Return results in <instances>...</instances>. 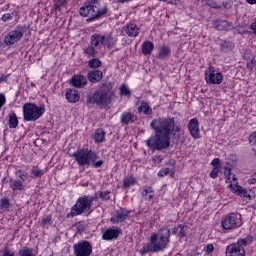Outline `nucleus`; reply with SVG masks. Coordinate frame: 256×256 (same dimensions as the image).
<instances>
[{"mask_svg": "<svg viewBox=\"0 0 256 256\" xmlns=\"http://www.w3.org/2000/svg\"><path fill=\"white\" fill-rule=\"evenodd\" d=\"M65 97L68 103H77L81 99V95L76 89H68Z\"/></svg>", "mask_w": 256, "mask_h": 256, "instance_id": "obj_20", "label": "nucleus"}, {"mask_svg": "<svg viewBox=\"0 0 256 256\" xmlns=\"http://www.w3.org/2000/svg\"><path fill=\"white\" fill-rule=\"evenodd\" d=\"M5 103H7V98H5V94L0 93V109H2Z\"/></svg>", "mask_w": 256, "mask_h": 256, "instance_id": "obj_50", "label": "nucleus"}, {"mask_svg": "<svg viewBox=\"0 0 256 256\" xmlns=\"http://www.w3.org/2000/svg\"><path fill=\"white\" fill-rule=\"evenodd\" d=\"M151 129L155 131L145 141L146 147L150 148L151 151H165L171 147V133L178 139H181L185 135V131L181 124L175 122V117H159L151 121Z\"/></svg>", "mask_w": 256, "mask_h": 256, "instance_id": "obj_1", "label": "nucleus"}, {"mask_svg": "<svg viewBox=\"0 0 256 256\" xmlns=\"http://www.w3.org/2000/svg\"><path fill=\"white\" fill-rule=\"evenodd\" d=\"M66 4H67V0H57L55 3V8L61 9V7H65Z\"/></svg>", "mask_w": 256, "mask_h": 256, "instance_id": "obj_47", "label": "nucleus"}, {"mask_svg": "<svg viewBox=\"0 0 256 256\" xmlns=\"http://www.w3.org/2000/svg\"><path fill=\"white\" fill-rule=\"evenodd\" d=\"M117 43V38L113 34H107L104 36V46L111 49Z\"/></svg>", "mask_w": 256, "mask_h": 256, "instance_id": "obj_26", "label": "nucleus"}, {"mask_svg": "<svg viewBox=\"0 0 256 256\" xmlns=\"http://www.w3.org/2000/svg\"><path fill=\"white\" fill-rule=\"evenodd\" d=\"M93 139L95 143H103L105 141V130L104 129H97L93 134Z\"/></svg>", "mask_w": 256, "mask_h": 256, "instance_id": "obj_28", "label": "nucleus"}, {"mask_svg": "<svg viewBox=\"0 0 256 256\" xmlns=\"http://www.w3.org/2000/svg\"><path fill=\"white\" fill-rule=\"evenodd\" d=\"M23 39V27L17 26L14 30H11L5 37L4 43L7 47L19 43Z\"/></svg>", "mask_w": 256, "mask_h": 256, "instance_id": "obj_11", "label": "nucleus"}, {"mask_svg": "<svg viewBox=\"0 0 256 256\" xmlns=\"http://www.w3.org/2000/svg\"><path fill=\"white\" fill-rule=\"evenodd\" d=\"M15 175H16V177H21L22 175H23V171H21V170H17L16 172H15Z\"/></svg>", "mask_w": 256, "mask_h": 256, "instance_id": "obj_57", "label": "nucleus"}, {"mask_svg": "<svg viewBox=\"0 0 256 256\" xmlns=\"http://www.w3.org/2000/svg\"><path fill=\"white\" fill-rule=\"evenodd\" d=\"M120 235H123L121 229L110 227L103 232L102 239L103 241H113L115 239H119Z\"/></svg>", "mask_w": 256, "mask_h": 256, "instance_id": "obj_14", "label": "nucleus"}, {"mask_svg": "<svg viewBox=\"0 0 256 256\" xmlns=\"http://www.w3.org/2000/svg\"><path fill=\"white\" fill-rule=\"evenodd\" d=\"M232 181L234 183H237V177L235 176V174H232V176H231V183H232Z\"/></svg>", "mask_w": 256, "mask_h": 256, "instance_id": "obj_58", "label": "nucleus"}, {"mask_svg": "<svg viewBox=\"0 0 256 256\" xmlns=\"http://www.w3.org/2000/svg\"><path fill=\"white\" fill-rule=\"evenodd\" d=\"M212 23L217 31H231V29H233V23L228 22L227 20L217 19L212 21Z\"/></svg>", "mask_w": 256, "mask_h": 256, "instance_id": "obj_17", "label": "nucleus"}, {"mask_svg": "<svg viewBox=\"0 0 256 256\" xmlns=\"http://www.w3.org/2000/svg\"><path fill=\"white\" fill-rule=\"evenodd\" d=\"M105 43V35L94 34L91 36L90 44L94 47H103Z\"/></svg>", "mask_w": 256, "mask_h": 256, "instance_id": "obj_21", "label": "nucleus"}, {"mask_svg": "<svg viewBox=\"0 0 256 256\" xmlns=\"http://www.w3.org/2000/svg\"><path fill=\"white\" fill-rule=\"evenodd\" d=\"M73 248L75 256H91L93 254V245L87 240L74 244Z\"/></svg>", "mask_w": 256, "mask_h": 256, "instance_id": "obj_10", "label": "nucleus"}, {"mask_svg": "<svg viewBox=\"0 0 256 256\" xmlns=\"http://www.w3.org/2000/svg\"><path fill=\"white\" fill-rule=\"evenodd\" d=\"M71 157H73L79 165V167H83L85 165H91L94 161H97V154L93 150L89 149H78L76 150Z\"/></svg>", "mask_w": 256, "mask_h": 256, "instance_id": "obj_6", "label": "nucleus"}, {"mask_svg": "<svg viewBox=\"0 0 256 256\" xmlns=\"http://www.w3.org/2000/svg\"><path fill=\"white\" fill-rule=\"evenodd\" d=\"M9 207H11V204L9 203V198H2L0 200V209H2V211H7Z\"/></svg>", "mask_w": 256, "mask_h": 256, "instance_id": "obj_38", "label": "nucleus"}, {"mask_svg": "<svg viewBox=\"0 0 256 256\" xmlns=\"http://www.w3.org/2000/svg\"><path fill=\"white\" fill-rule=\"evenodd\" d=\"M154 48H155V45H153V42H151V41L143 42V44H142L143 55H151V53H153Z\"/></svg>", "mask_w": 256, "mask_h": 256, "instance_id": "obj_27", "label": "nucleus"}, {"mask_svg": "<svg viewBox=\"0 0 256 256\" xmlns=\"http://www.w3.org/2000/svg\"><path fill=\"white\" fill-rule=\"evenodd\" d=\"M171 173V169L169 168H163L158 172V177H165Z\"/></svg>", "mask_w": 256, "mask_h": 256, "instance_id": "obj_45", "label": "nucleus"}, {"mask_svg": "<svg viewBox=\"0 0 256 256\" xmlns=\"http://www.w3.org/2000/svg\"><path fill=\"white\" fill-rule=\"evenodd\" d=\"M247 3H249V5H256V0H247Z\"/></svg>", "mask_w": 256, "mask_h": 256, "instance_id": "obj_59", "label": "nucleus"}, {"mask_svg": "<svg viewBox=\"0 0 256 256\" xmlns=\"http://www.w3.org/2000/svg\"><path fill=\"white\" fill-rule=\"evenodd\" d=\"M235 193L240 197H249V192H247V189L239 185L236 186Z\"/></svg>", "mask_w": 256, "mask_h": 256, "instance_id": "obj_36", "label": "nucleus"}, {"mask_svg": "<svg viewBox=\"0 0 256 256\" xmlns=\"http://www.w3.org/2000/svg\"><path fill=\"white\" fill-rule=\"evenodd\" d=\"M131 211H128L126 209L120 208L119 210H116L112 217L110 218L111 223L114 225H118V223H124V221H127L129 218Z\"/></svg>", "mask_w": 256, "mask_h": 256, "instance_id": "obj_13", "label": "nucleus"}, {"mask_svg": "<svg viewBox=\"0 0 256 256\" xmlns=\"http://www.w3.org/2000/svg\"><path fill=\"white\" fill-rule=\"evenodd\" d=\"M19 255L20 256H35V254H33V249H31V248H24V249L20 250Z\"/></svg>", "mask_w": 256, "mask_h": 256, "instance_id": "obj_42", "label": "nucleus"}, {"mask_svg": "<svg viewBox=\"0 0 256 256\" xmlns=\"http://www.w3.org/2000/svg\"><path fill=\"white\" fill-rule=\"evenodd\" d=\"M171 243V225H164L158 229L157 233H152L150 236V243L145 244L140 250V255H147V253H160L165 251Z\"/></svg>", "mask_w": 256, "mask_h": 256, "instance_id": "obj_2", "label": "nucleus"}, {"mask_svg": "<svg viewBox=\"0 0 256 256\" xmlns=\"http://www.w3.org/2000/svg\"><path fill=\"white\" fill-rule=\"evenodd\" d=\"M205 80L208 85H221L223 73L210 67L205 71Z\"/></svg>", "mask_w": 256, "mask_h": 256, "instance_id": "obj_12", "label": "nucleus"}, {"mask_svg": "<svg viewBox=\"0 0 256 256\" xmlns=\"http://www.w3.org/2000/svg\"><path fill=\"white\" fill-rule=\"evenodd\" d=\"M97 199H99V196H97V194H94L93 196L84 195L79 197L75 205L72 206L68 217H77L78 215L91 214V207L93 205V201H97Z\"/></svg>", "mask_w": 256, "mask_h": 256, "instance_id": "obj_4", "label": "nucleus"}, {"mask_svg": "<svg viewBox=\"0 0 256 256\" xmlns=\"http://www.w3.org/2000/svg\"><path fill=\"white\" fill-rule=\"evenodd\" d=\"M70 83L73 87L77 89H83L87 85V77L81 74H76L72 76Z\"/></svg>", "mask_w": 256, "mask_h": 256, "instance_id": "obj_16", "label": "nucleus"}, {"mask_svg": "<svg viewBox=\"0 0 256 256\" xmlns=\"http://www.w3.org/2000/svg\"><path fill=\"white\" fill-rule=\"evenodd\" d=\"M45 113V106H37V104L26 103L23 105V119L24 121H37L41 119Z\"/></svg>", "mask_w": 256, "mask_h": 256, "instance_id": "obj_7", "label": "nucleus"}, {"mask_svg": "<svg viewBox=\"0 0 256 256\" xmlns=\"http://www.w3.org/2000/svg\"><path fill=\"white\" fill-rule=\"evenodd\" d=\"M126 35H128V37H137V35H139V26L133 23L128 24L126 28Z\"/></svg>", "mask_w": 256, "mask_h": 256, "instance_id": "obj_24", "label": "nucleus"}, {"mask_svg": "<svg viewBox=\"0 0 256 256\" xmlns=\"http://www.w3.org/2000/svg\"><path fill=\"white\" fill-rule=\"evenodd\" d=\"M94 195H97L98 199H101L102 201H109L111 199V192L106 190V191H100L98 193H95Z\"/></svg>", "mask_w": 256, "mask_h": 256, "instance_id": "obj_34", "label": "nucleus"}, {"mask_svg": "<svg viewBox=\"0 0 256 256\" xmlns=\"http://www.w3.org/2000/svg\"><path fill=\"white\" fill-rule=\"evenodd\" d=\"M52 219L53 218L49 215L42 217L41 222H40L41 227H43V228L49 227V225H51Z\"/></svg>", "mask_w": 256, "mask_h": 256, "instance_id": "obj_39", "label": "nucleus"}, {"mask_svg": "<svg viewBox=\"0 0 256 256\" xmlns=\"http://www.w3.org/2000/svg\"><path fill=\"white\" fill-rule=\"evenodd\" d=\"M141 195L145 201H151L155 197V190L151 186H144Z\"/></svg>", "mask_w": 256, "mask_h": 256, "instance_id": "obj_23", "label": "nucleus"}, {"mask_svg": "<svg viewBox=\"0 0 256 256\" xmlns=\"http://www.w3.org/2000/svg\"><path fill=\"white\" fill-rule=\"evenodd\" d=\"M19 125V118H17V114L12 112L8 115V126L10 129H17Z\"/></svg>", "mask_w": 256, "mask_h": 256, "instance_id": "obj_25", "label": "nucleus"}, {"mask_svg": "<svg viewBox=\"0 0 256 256\" xmlns=\"http://www.w3.org/2000/svg\"><path fill=\"white\" fill-rule=\"evenodd\" d=\"M20 181H22V183H23V181H27V173H22V175L20 176Z\"/></svg>", "mask_w": 256, "mask_h": 256, "instance_id": "obj_56", "label": "nucleus"}, {"mask_svg": "<svg viewBox=\"0 0 256 256\" xmlns=\"http://www.w3.org/2000/svg\"><path fill=\"white\" fill-rule=\"evenodd\" d=\"M249 144L251 145L253 151H256V131L255 132H252L250 135H249Z\"/></svg>", "mask_w": 256, "mask_h": 256, "instance_id": "obj_40", "label": "nucleus"}, {"mask_svg": "<svg viewBox=\"0 0 256 256\" xmlns=\"http://www.w3.org/2000/svg\"><path fill=\"white\" fill-rule=\"evenodd\" d=\"M224 175L226 177V183H231V168L229 167H224Z\"/></svg>", "mask_w": 256, "mask_h": 256, "instance_id": "obj_43", "label": "nucleus"}, {"mask_svg": "<svg viewBox=\"0 0 256 256\" xmlns=\"http://www.w3.org/2000/svg\"><path fill=\"white\" fill-rule=\"evenodd\" d=\"M204 251L205 253H213V251H215V247L213 244H208L204 247Z\"/></svg>", "mask_w": 256, "mask_h": 256, "instance_id": "obj_48", "label": "nucleus"}, {"mask_svg": "<svg viewBox=\"0 0 256 256\" xmlns=\"http://www.w3.org/2000/svg\"><path fill=\"white\" fill-rule=\"evenodd\" d=\"M253 243V236L240 238L226 248V256H245V247Z\"/></svg>", "mask_w": 256, "mask_h": 256, "instance_id": "obj_5", "label": "nucleus"}, {"mask_svg": "<svg viewBox=\"0 0 256 256\" xmlns=\"http://www.w3.org/2000/svg\"><path fill=\"white\" fill-rule=\"evenodd\" d=\"M188 130L193 139H201V129H199V120L192 118L188 122Z\"/></svg>", "mask_w": 256, "mask_h": 256, "instance_id": "obj_15", "label": "nucleus"}, {"mask_svg": "<svg viewBox=\"0 0 256 256\" xmlns=\"http://www.w3.org/2000/svg\"><path fill=\"white\" fill-rule=\"evenodd\" d=\"M171 50L167 46H161L157 54V59H167V56L170 55Z\"/></svg>", "mask_w": 256, "mask_h": 256, "instance_id": "obj_31", "label": "nucleus"}, {"mask_svg": "<svg viewBox=\"0 0 256 256\" xmlns=\"http://www.w3.org/2000/svg\"><path fill=\"white\" fill-rule=\"evenodd\" d=\"M219 167L213 168V170L210 172V177L212 179H217V177H219Z\"/></svg>", "mask_w": 256, "mask_h": 256, "instance_id": "obj_46", "label": "nucleus"}, {"mask_svg": "<svg viewBox=\"0 0 256 256\" xmlns=\"http://www.w3.org/2000/svg\"><path fill=\"white\" fill-rule=\"evenodd\" d=\"M9 19H11V14H4L2 16V21H9Z\"/></svg>", "mask_w": 256, "mask_h": 256, "instance_id": "obj_55", "label": "nucleus"}, {"mask_svg": "<svg viewBox=\"0 0 256 256\" xmlns=\"http://www.w3.org/2000/svg\"><path fill=\"white\" fill-rule=\"evenodd\" d=\"M172 235H176V237H179L180 239L187 237V226L179 224L172 229Z\"/></svg>", "mask_w": 256, "mask_h": 256, "instance_id": "obj_22", "label": "nucleus"}, {"mask_svg": "<svg viewBox=\"0 0 256 256\" xmlns=\"http://www.w3.org/2000/svg\"><path fill=\"white\" fill-rule=\"evenodd\" d=\"M103 163V160H95L94 162H91V165H93L95 169H99V167H102Z\"/></svg>", "mask_w": 256, "mask_h": 256, "instance_id": "obj_49", "label": "nucleus"}, {"mask_svg": "<svg viewBox=\"0 0 256 256\" xmlns=\"http://www.w3.org/2000/svg\"><path fill=\"white\" fill-rule=\"evenodd\" d=\"M164 1L165 3H170L171 5H177L179 3V0H160Z\"/></svg>", "mask_w": 256, "mask_h": 256, "instance_id": "obj_54", "label": "nucleus"}, {"mask_svg": "<svg viewBox=\"0 0 256 256\" xmlns=\"http://www.w3.org/2000/svg\"><path fill=\"white\" fill-rule=\"evenodd\" d=\"M88 65H89V67H91V69H97V68L101 67V60H99L97 58H93L88 61Z\"/></svg>", "mask_w": 256, "mask_h": 256, "instance_id": "obj_37", "label": "nucleus"}, {"mask_svg": "<svg viewBox=\"0 0 256 256\" xmlns=\"http://www.w3.org/2000/svg\"><path fill=\"white\" fill-rule=\"evenodd\" d=\"M31 173H32V177L35 179H37V177H43L44 175L43 170H40L37 167H33Z\"/></svg>", "mask_w": 256, "mask_h": 256, "instance_id": "obj_41", "label": "nucleus"}, {"mask_svg": "<svg viewBox=\"0 0 256 256\" xmlns=\"http://www.w3.org/2000/svg\"><path fill=\"white\" fill-rule=\"evenodd\" d=\"M79 13L82 17H87L86 21H95L107 13V7L99 9L95 4L89 3L88 6L80 8Z\"/></svg>", "mask_w": 256, "mask_h": 256, "instance_id": "obj_8", "label": "nucleus"}, {"mask_svg": "<svg viewBox=\"0 0 256 256\" xmlns=\"http://www.w3.org/2000/svg\"><path fill=\"white\" fill-rule=\"evenodd\" d=\"M153 161H155L156 163H161V161H163V156L156 155L154 156Z\"/></svg>", "mask_w": 256, "mask_h": 256, "instance_id": "obj_53", "label": "nucleus"}, {"mask_svg": "<svg viewBox=\"0 0 256 256\" xmlns=\"http://www.w3.org/2000/svg\"><path fill=\"white\" fill-rule=\"evenodd\" d=\"M111 84L104 83L93 94L86 96L87 105H98L99 107H109L113 101V91Z\"/></svg>", "mask_w": 256, "mask_h": 256, "instance_id": "obj_3", "label": "nucleus"}, {"mask_svg": "<svg viewBox=\"0 0 256 256\" xmlns=\"http://www.w3.org/2000/svg\"><path fill=\"white\" fill-rule=\"evenodd\" d=\"M132 185H135V178L133 176L126 177L124 179L123 189H129Z\"/></svg>", "mask_w": 256, "mask_h": 256, "instance_id": "obj_35", "label": "nucleus"}, {"mask_svg": "<svg viewBox=\"0 0 256 256\" xmlns=\"http://www.w3.org/2000/svg\"><path fill=\"white\" fill-rule=\"evenodd\" d=\"M118 1H119V3H125V2L131 1V0H118Z\"/></svg>", "mask_w": 256, "mask_h": 256, "instance_id": "obj_60", "label": "nucleus"}, {"mask_svg": "<svg viewBox=\"0 0 256 256\" xmlns=\"http://www.w3.org/2000/svg\"><path fill=\"white\" fill-rule=\"evenodd\" d=\"M121 125H131V123H135V114L130 111H125L120 116Z\"/></svg>", "mask_w": 256, "mask_h": 256, "instance_id": "obj_18", "label": "nucleus"}, {"mask_svg": "<svg viewBox=\"0 0 256 256\" xmlns=\"http://www.w3.org/2000/svg\"><path fill=\"white\" fill-rule=\"evenodd\" d=\"M235 45L231 41L223 40L220 44V49L224 53H229V51H233Z\"/></svg>", "mask_w": 256, "mask_h": 256, "instance_id": "obj_30", "label": "nucleus"}, {"mask_svg": "<svg viewBox=\"0 0 256 256\" xmlns=\"http://www.w3.org/2000/svg\"><path fill=\"white\" fill-rule=\"evenodd\" d=\"M10 187H11L12 191H23V189H24L23 181H21L19 179H11Z\"/></svg>", "mask_w": 256, "mask_h": 256, "instance_id": "obj_29", "label": "nucleus"}, {"mask_svg": "<svg viewBox=\"0 0 256 256\" xmlns=\"http://www.w3.org/2000/svg\"><path fill=\"white\" fill-rule=\"evenodd\" d=\"M87 79L90 83H99L103 79V72L101 70H92L87 74Z\"/></svg>", "mask_w": 256, "mask_h": 256, "instance_id": "obj_19", "label": "nucleus"}, {"mask_svg": "<svg viewBox=\"0 0 256 256\" xmlns=\"http://www.w3.org/2000/svg\"><path fill=\"white\" fill-rule=\"evenodd\" d=\"M2 256H15V252L11 251L9 248H5Z\"/></svg>", "mask_w": 256, "mask_h": 256, "instance_id": "obj_51", "label": "nucleus"}, {"mask_svg": "<svg viewBox=\"0 0 256 256\" xmlns=\"http://www.w3.org/2000/svg\"><path fill=\"white\" fill-rule=\"evenodd\" d=\"M220 163H221V160H219V158H215V159L212 160L211 166L216 168V167H219Z\"/></svg>", "mask_w": 256, "mask_h": 256, "instance_id": "obj_52", "label": "nucleus"}, {"mask_svg": "<svg viewBox=\"0 0 256 256\" xmlns=\"http://www.w3.org/2000/svg\"><path fill=\"white\" fill-rule=\"evenodd\" d=\"M84 54H86L87 57H96L97 56V50H95V46L93 44L88 45L83 49Z\"/></svg>", "mask_w": 256, "mask_h": 256, "instance_id": "obj_33", "label": "nucleus"}, {"mask_svg": "<svg viewBox=\"0 0 256 256\" xmlns=\"http://www.w3.org/2000/svg\"><path fill=\"white\" fill-rule=\"evenodd\" d=\"M120 94L124 95L125 97H129L131 96V91L129 90V88H127V86L122 85L120 87Z\"/></svg>", "mask_w": 256, "mask_h": 256, "instance_id": "obj_44", "label": "nucleus"}, {"mask_svg": "<svg viewBox=\"0 0 256 256\" xmlns=\"http://www.w3.org/2000/svg\"><path fill=\"white\" fill-rule=\"evenodd\" d=\"M139 113H144V115H151L153 113V109L149 107L147 102H142L140 107L138 108Z\"/></svg>", "mask_w": 256, "mask_h": 256, "instance_id": "obj_32", "label": "nucleus"}, {"mask_svg": "<svg viewBox=\"0 0 256 256\" xmlns=\"http://www.w3.org/2000/svg\"><path fill=\"white\" fill-rule=\"evenodd\" d=\"M222 228L225 231H233V229H239L243 225L241 220V214L239 213H230L221 221Z\"/></svg>", "mask_w": 256, "mask_h": 256, "instance_id": "obj_9", "label": "nucleus"}]
</instances>
